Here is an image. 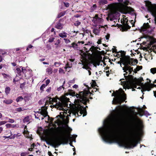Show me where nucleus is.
I'll use <instances>...</instances> for the list:
<instances>
[{
	"label": "nucleus",
	"mask_w": 156,
	"mask_h": 156,
	"mask_svg": "<svg viewBox=\"0 0 156 156\" xmlns=\"http://www.w3.org/2000/svg\"><path fill=\"white\" fill-rule=\"evenodd\" d=\"M27 109L25 108L24 107L21 108V107H19L18 108H16V109L15 110L16 111L18 112H21L25 110H26Z\"/></svg>",
	"instance_id": "nucleus-22"
},
{
	"label": "nucleus",
	"mask_w": 156,
	"mask_h": 156,
	"mask_svg": "<svg viewBox=\"0 0 156 156\" xmlns=\"http://www.w3.org/2000/svg\"><path fill=\"white\" fill-rule=\"evenodd\" d=\"M91 93L89 90L80 92L79 94H76L75 92H72L70 93V95L73 96H76L73 108L71 110L73 111L72 114L75 116L81 115L83 114L84 117L87 115V111L85 107L83 105L86 104L88 101L87 97Z\"/></svg>",
	"instance_id": "nucleus-4"
},
{
	"label": "nucleus",
	"mask_w": 156,
	"mask_h": 156,
	"mask_svg": "<svg viewBox=\"0 0 156 156\" xmlns=\"http://www.w3.org/2000/svg\"><path fill=\"white\" fill-rule=\"evenodd\" d=\"M60 42V40H58L55 43V45H58Z\"/></svg>",
	"instance_id": "nucleus-52"
},
{
	"label": "nucleus",
	"mask_w": 156,
	"mask_h": 156,
	"mask_svg": "<svg viewBox=\"0 0 156 156\" xmlns=\"http://www.w3.org/2000/svg\"><path fill=\"white\" fill-rule=\"evenodd\" d=\"M68 95V94H66L62 96L60 98L48 97L45 103L46 105L48 103L52 104L54 107L57 109L62 110L63 112H60V115H58L54 118H50L48 115L46 109L44 108L41 109L38 111L39 113L43 117H41V119L43 120L44 117L47 116V119L50 121V125L54 128H56L58 126L62 129L71 131L72 129L69 127L67 125L69 117L72 116H76L74 115H73V111L68 109L69 108L71 107V104L69 101V98L66 97V96ZM80 116L78 115L76 117Z\"/></svg>",
	"instance_id": "nucleus-2"
},
{
	"label": "nucleus",
	"mask_w": 156,
	"mask_h": 156,
	"mask_svg": "<svg viewBox=\"0 0 156 156\" xmlns=\"http://www.w3.org/2000/svg\"><path fill=\"white\" fill-rule=\"evenodd\" d=\"M107 25H99L98 26V27L99 29L98 28H95L93 30V33L96 35H98L99 33V32L100 31L99 28H103L104 30H105L107 28Z\"/></svg>",
	"instance_id": "nucleus-11"
},
{
	"label": "nucleus",
	"mask_w": 156,
	"mask_h": 156,
	"mask_svg": "<svg viewBox=\"0 0 156 156\" xmlns=\"http://www.w3.org/2000/svg\"><path fill=\"white\" fill-rule=\"evenodd\" d=\"M12 102V100L11 99L5 100L3 101V102L6 104H9Z\"/></svg>",
	"instance_id": "nucleus-25"
},
{
	"label": "nucleus",
	"mask_w": 156,
	"mask_h": 156,
	"mask_svg": "<svg viewBox=\"0 0 156 156\" xmlns=\"http://www.w3.org/2000/svg\"><path fill=\"white\" fill-rule=\"evenodd\" d=\"M59 73H64L63 70L61 68H59Z\"/></svg>",
	"instance_id": "nucleus-46"
},
{
	"label": "nucleus",
	"mask_w": 156,
	"mask_h": 156,
	"mask_svg": "<svg viewBox=\"0 0 156 156\" xmlns=\"http://www.w3.org/2000/svg\"><path fill=\"white\" fill-rule=\"evenodd\" d=\"M62 140V137L61 136H57L52 140L51 145L54 148H56L60 145Z\"/></svg>",
	"instance_id": "nucleus-9"
},
{
	"label": "nucleus",
	"mask_w": 156,
	"mask_h": 156,
	"mask_svg": "<svg viewBox=\"0 0 156 156\" xmlns=\"http://www.w3.org/2000/svg\"><path fill=\"white\" fill-rule=\"evenodd\" d=\"M64 5L66 7H68L69 6V4L67 2H64Z\"/></svg>",
	"instance_id": "nucleus-49"
},
{
	"label": "nucleus",
	"mask_w": 156,
	"mask_h": 156,
	"mask_svg": "<svg viewBox=\"0 0 156 156\" xmlns=\"http://www.w3.org/2000/svg\"><path fill=\"white\" fill-rule=\"evenodd\" d=\"M92 21L95 24L97 25L102 23L103 20L101 18L98 17V15H96L93 18Z\"/></svg>",
	"instance_id": "nucleus-10"
},
{
	"label": "nucleus",
	"mask_w": 156,
	"mask_h": 156,
	"mask_svg": "<svg viewBox=\"0 0 156 156\" xmlns=\"http://www.w3.org/2000/svg\"><path fill=\"white\" fill-rule=\"evenodd\" d=\"M30 118L29 116H27L23 119V122L24 123H26L27 124L30 122Z\"/></svg>",
	"instance_id": "nucleus-20"
},
{
	"label": "nucleus",
	"mask_w": 156,
	"mask_h": 156,
	"mask_svg": "<svg viewBox=\"0 0 156 156\" xmlns=\"http://www.w3.org/2000/svg\"><path fill=\"white\" fill-rule=\"evenodd\" d=\"M115 97L114 98L112 101L113 104H118L120 105L121 103L126 99V94L122 89H120L118 91L113 92L112 95Z\"/></svg>",
	"instance_id": "nucleus-6"
},
{
	"label": "nucleus",
	"mask_w": 156,
	"mask_h": 156,
	"mask_svg": "<svg viewBox=\"0 0 156 156\" xmlns=\"http://www.w3.org/2000/svg\"><path fill=\"white\" fill-rule=\"evenodd\" d=\"M7 122V121H3L0 122V126L3 125L6 123Z\"/></svg>",
	"instance_id": "nucleus-40"
},
{
	"label": "nucleus",
	"mask_w": 156,
	"mask_h": 156,
	"mask_svg": "<svg viewBox=\"0 0 156 156\" xmlns=\"http://www.w3.org/2000/svg\"><path fill=\"white\" fill-rule=\"evenodd\" d=\"M55 38L54 37H50L49 40H48V42H52L54 40Z\"/></svg>",
	"instance_id": "nucleus-44"
},
{
	"label": "nucleus",
	"mask_w": 156,
	"mask_h": 156,
	"mask_svg": "<svg viewBox=\"0 0 156 156\" xmlns=\"http://www.w3.org/2000/svg\"><path fill=\"white\" fill-rule=\"evenodd\" d=\"M154 92V96L155 97H156V91H153Z\"/></svg>",
	"instance_id": "nucleus-64"
},
{
	"label": "nucleus",
	"mask_w": 156,
	"mask_h": 156,
	"mask_svg": "<svg viewBox=\"0 0 156 156\" xmlns=\"http://www.w3.org/2000/svg\"><path fill=\"white\" fill-rule=\"evenodd\" d=\"M106 75L107 76H109V71H107L106 72Z\"/></svg>",
	"instance_id": "nucleus-60"
},
{
	"label": "nucleus",
	"mask_w": 156,
	"mask_h": 156,
	"mask_svg": "<svg viewBox=\"0 0 156 156\" xmlns=\"http://www.w3.org/2000/svg\"><path fill=\"white\" fill-rule=\"evenodd\" d=\"M90 42H89V44H84V45L86 46H90L89 47H90L91 46V45H90ZM89 50H90L92 52V54H93L95 53L96 51H97V48L94 47V46H92L90 48L89 47Z\"/></svg>",
	"instance_id": "nucleus-15"
},
{
	"label": "nucleus",
	"mask_w": 156,
	"mask_h": 156,
	"mask_svg": "<svg viewBox=\"0 0 156 156\" xmlns=\"http://www.w3.org/2000/svg\"><path fill=\"white\" fill-rule=\"evenodd\" d=\"M121 120L119 126V121L114 119L113 115H110L104 120L103 126L98 128L99 134L106 142L116 143L127 148L133 147L140 139L143 126L140 124L137 130L135 126H129L125 122L123 118Z\"/></svg>",
	"instance_id": "nucleus-1"
},
{
	"label": "nucleus",
	"mask_w": 156,
	"mask_h": 156,
	"mask_svg": "<svg viewBox=\"0 0 156 156\" xmlns=\"http://www.w3.org/2000/svg\"><path fill=\"white\" fill-rule=\"evenodd\" d=\"M81 23L79 21H76L74 23V25L75 26H79L80 25Z\"/></svg>",
	"instance_id": "nucleus-42"
},
{
	"label": "nucleus",
	"mask_w": 156,
	"mask_h": 156,
	"mask_svg": "<svg viewBox=\"0 0 156 156\" xmlns=\"http://www.w3.org/2000/svg\"><path fill=\"white\" fill-rule=\"evenodd\" d=\"M109 37L110 35L108 34H107V35L105 36V37L107 40H109Z\"/></svg>",
	"instance_id": "nucleus-50"
},
{
	"label": "nucleus",
	"mask_w": 156,
	"mask_h": 156,
	"mask_svg": "<svg viewBox=\"0 0 156 156\" xmlns=\"http://www.w3.org/2000/svg\"><path fill=\"white\" fill-rule=\"evenodd\" d=\"M119 3H115L112 5L111 6L110 12L109 14V16L112 15L114 17L119 16V12L124 13L126 11L128 12L133 11V9L131 8L126 6L128 2L126 1L123 0H117Z\"/></svg>",
	"instance_id": "nucleus-5"
},
{
	"label": "nucleus",
	"mask_w": 156,
	"mask_h": 156,
	"mask_svg": "<svg viewBox=\"0 0 156 156\" xmlns=\"http://www.w3.org/2000/svg\"><path fill=\"white\" fill-rule=\"evenodd\" d=\"M65 14V12H61L59 13L57 16V17L59 18L63 16Z\"/></svg>",
	"instance_id": "nucleus-34"
},
{
	"label": "nucleus",
	"mask_w": 156,
	"mask_h": 156,
	"mask_svg": "<svg viewBox=\"0 0 156 156\" xmlns=\"http://www.w3.org/2000/svg\"><path fill=\"white\" fill-rule=\"evenodd\" d=\"M96 8V5H93L92 7H91V9H92L93 10H94Z\"/></svg>",
	"instance_id": "nucleus-51"
},
{
	"label": "nucleus",
	"mask_w": 156,
	"mask_h": 156,
	"mask_svg": "<svg viewBox=\"0 0 156 156\" xmlns=\"http://www.w3.org/2000/svg\"><path fill=\"white\" fill-rule=\"evenodd\" d=\"M84 43V42L83 41H79L78 42L76 43H73L72 44V47L76 49L77 48L79 47V44H83Z\"/></svg>",
	"instance_id": "nucleus-16"
},
{
	"label": "nucleus",
	"mask_w": 156,
	"mask_h": 156,
	"mask_svg": "<svg viewBox=\"0 0 156 156\" xmlns=\"http://www.w3.org/2000/svg\"><path fill=\"white\" fill-rule=\"evenodd\" d=\"M74 16L78 18V17H80V15H77L75 16Z\"/></svg>",
	"instance_id": "nucleus-63"
},
{
	"label": "nucleus",
	"mask_w": 156,
	"mask_h": 156,
	"mask_svg": "<svg viewBox=\"0 0 156 156\" xmlns=\"http://www.w3.org/2000/svg\"><path fill=\"white\" fill-rule=\"evenodd\" d=\"M99 3L101 5L106 4L107 3V1L106 0H100Z\"/></svg>",
	"instance_id": "nucleus-31"
},
{
	"label": "nucleus",
	"mask_w": 156,
	"mask_h": 156,
	"mask_svg": "<svg viewBox=\"0 0 156 156\" xmlns=\"http://www.w3.org/2000/svg\"><path fill=\"white\" fill-rule=\"evenodd\" d=\"M69 61L71 62H73L74 61V58H70L69 59Z\"/></svg>",
	"instance_id": "nucleus-57"
},
{
	"label": "nucleus",
	"mask_w": 156,
	"mask_h": 156,
	"mask_svg": "<svg viewBox=\"0 0 156 156\" xmlns=\"http://www.w3.org/2000/svg\"><path fill=\"white\" fill-rule=\"evenodd\" d=\"M61 64V63L59 62H55L54 63V65L57 67L59 66Z\"/></svg>",
	"instance_id": "nucleus-38"
},
{
	"label": "nucleus",
	"mask_w": 156,
	"mask_h": 156,
	"mask_svg": "<svg viewBox=\"0 0 156 156\" xmlns=\"http://www.w3.org/2000/svg\"><path fill=\"white\" fill-rule=\"evenodd\" d=\"M18 126L19 125L17 124L12 125V128L18 127Z\"/></svg>",
	"instance_id": "nucleus-47"
},
{
	"label": "nucleus",
	"mask_w": 156,
	"mask_h": 156,
	"mask_svg": "<svg viewBox=\"0 0 156 156\" xmlns=\"http://www.w3.org/2000/svg\"><path fill=\"white\" fill-rule=\"evenodd\" d=\"M23 99V98L21 96H20L18 97L16 99V101L17 102H18L19 101H21Z\"/></svg>",
	"instance_id": "nucleus-36"
},
{
	"label": "nucleus",
	"mask_w": 156,
	"mask_h": 156,
	"mask_svg": "<svg viewBox=\"0 0 156 156\" xmlns=\"http://www.w3.org/2000/svg\"><path fill=\"white\" fill-rule=\"evenodd\" d=\"M72 67V64L69 63V62L66 65V66L65 67V68L66 69L67 68H71Z\"/></svg>",
	"instance_id": "nucleus-30"
},
{
	"label": "nucleus",
	"mask_w": 156,
	"mask_h": 156,
	"mask_svg": "<svg viewBox=\"0 0 156 156\" xmlns=\"http://www.w3.org/2000/svg\"><path fill=\"white\" fill-rule=\"evenodd\" d=\"M10 90V88L9 87H7L5 89V93L6 94H7L9 93Z\"/></svg>",
	"instance_id": "nucleus-33"
},
{
	"label": "nucleus",
	"mask_w": 156,
	"mask_h": 156,
	"mask_svg": "<svg viewBox=\"0 0 156 156\" xmlns=\"http://www.w3.org/2000/svg\"><path fill=\"white\" fill-rule=\"evenodd\" d=\"M145 5L148 10L155 17L156 22V6L153 5L151 2L148 1L145 2Z\"/></svg>",
	"instance_id": "nucleus-8"
},
{
	"label": "nucleus",
	"mask_w": 156,
	"mask_h": 156,
	"mask_svg": "<svg viewBox=\"0 0 156 156\" xmlns=\"http://www.w3.org/2000/svg\"><path fill=\"white\" fill-rule=\"evenodd\" d=\"M137 110L140 114H143L145 112L142 108H138Z\"/></svg>",
	"instance_id": "nucleus-28"
},
{
	"label": "nucleus",
	"mask_w": 156,
	"mask_h": 156,
	"mask_svg": "<svg viewBox=\"0 0 156 156\" xmlns=\"http://www.w3.org/2000/svg\"><path fill=\"white\" fill-rule=\"evenodd\" d=\"M3 130V128L2 127H0V133H1Z\"/></svg>",
	"instance_id": "nucleus-58"
},
{
	"label": "nucleus",
	"mask_w": 156,
	"mask_h": 156,
	"mask_svg": "<svg viewBox=\"0 0 156 156\" xmlns=\"http://www.w3.org/2000/svg\"><path fill=\"white\" fill-rule=\"evenodd\" d=\"M55 27L58 29H61L62 28V25L60 23H58L56 25Z\"/></svg>",
	"instance_id": "nucleus-23"
},
{
	"label": "nucleus",
	"mask_w": 156,
	"mask_h": 156,
	"mask_svg": "<svg viewBox=\"0 0 156 156\" xmlns=\"http://www.w3.org/2000/svg\"><path fill=\"white\" fill-rule=\"evenodd\" d=\"M97 43L98 44H100L101 43V40H98Z\"/></svg>",
	"instance_id": "nucleus-59"
},
{
	"label": "nucleus",
	"mask_w": 156,
	"mask_h": 156,
	"mask_svg": "<svg viewBox=\"0 0 156 156\" xmlns=\"http://www.w3.org/2000/svg\"><path fill=\"white\" fill-rule=\"evenodd\" d=\"M142 66H137L136 68L135 69H134V72L135 73H136L137 72V71L140 70V69H142Z\"/></svg>",
	"instance_id": "nucleus-27"
},
{
	"label": "nucleus",
	"mask_w": 156,
	"mask_h": 156,
	"mask_svg": "<svg viewBox=\"0 0 156 156\" xmlns=\"http://www.w3.org/2000/svg\"><path fill=\"white\" fill-rule=\"evenodd\" d=\"M92 87H93V90H92V91L94 92V91L96 92V91L98 90V89L97 88L95 87V86H94V85H92Z\"/></svg>",
	"instance_id": "nucleus-39"
},
{
	"label": "nucleus",
	"mask_w": 156,
	"mask_h": 156,
	"mask_svg": "<svg viewBox=\"0 0 156 156\" xmlns=\"http://www.w3.org/2000/svg\"><path fill=\"white\" fill-rule=\"evenodd\" d=\"M59 36L62 38L66 37L67 34L65 32L61 33L59 34Z\"/></svg>",
	"instance_id": "nucleus-21"
},
{
	"label": "nucleus",
	"mask_w": 156,
	"mask_h": 156,
	"mask_svg": "<svg viewBox=\"0 0 156 156\" xmlns=\"http://www.w3.org/2000/svg\"><path fill=\"white\" fill-rule=\"evenodd\" d=\"M27 126H25L24 127V130L23 131V133L24 136L27 138L30 139L31 140L32 139V137L31 134H30L29 133V132L27 131Z\"/></svg>",
	"instance_id": "nucleus-12"
},
{
	"label": "nucleus",
	"mask_w": 156,
	"mask_h": 156,
	"mask_svg": "<svg viewBox=\"0 0 156 156\" xmlns=\"http://www.w3.org/2000/svg\"><path fill=\"white\" fill-rule=\"evenodd\" d=\"M51 90V87H49L48 89H47L46 91L47 92H49Z\"/></svg>",
	"instance_id": "nucleus-55"
},
{
	"label": "nucleus",
	"mask_w": 156,
	"mask_h": 156,
	"mask_svg": "<svg viewBox=\"0 0 156 156\" xmlns=\"http://www.w3.org/2000/svg\"><path fill=\"white\" fill-rule=\"evenodd\" d=\"M10 134H11V135L10 136H3V138H5V139H7V138H10V139H14L15 137H17L18 136H20V135H18L17 134H14L12 136V137H10V136H11L12 135V132H10Z\"/></svg>",
	"instance_id": "nucleus-19"
},
{
	"label": "nucleus",
	"mask_w": 156,
	"mask_h": 156,
	"mask_svg": "<svg viewBox=\"0 0 156 156\" xmlns=\"http://www.w3.org/2000/svg\"><path fill=\"white\" fill-rule=\"evenodd\" d=\"M26 71V69L22 66L16 68V72L19 75H21L22 73H24Z\"/></svg>",
	"instance_id": "nucleus-13"
},
{
	"label": "nucleus",
	"mask_w": 156,
	"mask_h": 156,
	"mask_svg": "<svg viewBox=\"0 0 156 156\" xmlns=\"http://www.w3.org/2000/svg\"><path fill=\"white\" fill-rule=\"evenodd\" d=\"M47 86L46 85H45V84H42L40 87V89L41 90V91H43V90L44 89L45 87Z\"/></svg>",
	"instance_id": "nucleus-37"
},
{
	"label": "nucleus",
	"mask_w": 156,
	"mask_h": 156,
	"mask_svg": "<svg viewBox=\"0 0 156 156\" xmlns=\"http://www.w3.org/2000/svg\"><path fill=\"white\" fill-rule=\"evenodd\" d=\"M5 119H6L7 120H8V122H10L11 123H13L14 122V120L13 119H10L9 118L7 117H6L5 118Z\"/></svg>",
	"instance_id": "nucleus-32"
},
{
	"label": "nucleus",
	"mask_w": 156,
	"mask_h": 156,
	"mask_svg": "<svg viewBox=\"0 0 156 156\" xmlns=\"http://www.w3.org/2000/svg\"><path fill=\"white\" fill-rule=\"evenodd\" d=\"M150 27L149 24L148 23H144L143 26V27H141V32L142 31H149V28Z\"/></svg>",
	"instance_id": "nucleus-14"
},
{
	"label": "nucleus",
	"mask_w": 156,
	"mask_h": 156,
	"mask_svg": "<svg viewBox=\"0 0 156 156\" xmlns=\"http://www.w3.org/2000/svg\"><path fill=\"white\" fill-rule=\"evenodd\" d=\"M46 72L48 74H51L52 73V71L51 68H48L46 69Z\"/></svg>",
	"instance_id": "nucleus-29"
},
{
	"label": "nucleus",
	"mask_w": 156,
	"mask_h": 156,
	"mask_svg": "<svg viewBox=\"0 0 156 156\" xmlns=\"http://www.w3.org/2000/svg\"><path fill=\"white\" fill-rule=\"evenodd\" d=\"M81 59H82L81 61L82 65L83 66L82 68L87 70L89 75H90L91 74V73L90 71V69L88 66L89 64L88 63L87 58V55L86 54L84 53L81 55Z\"/></svg>",
	"instance_id": "nucleus-7"
},
{
	"label": "nucleus",
	"mask_w": 156,
	"mask_h": 156,
	"mask_svg": "<svg viewBox=\"0 0 156 156\" xmlns=\"http://www.w3.org/2000/svg\"><path fill=\"white\" fill-rule=\"evenodd\" d=\"M121 61L122 63L124 66L123 68V69L126 73H124L125 79H121L120 84L123 86L124 89H129L132 87L140 89L141 91L144 94L143 92L146 90L149 91L151 89L154 87V85L149 83H146L144 84L142 83L143 80L142 78L139 79H136L133 80L131 78H129L126 76V74L129 73L130 74L133 70L132 68L129 66V65H134L135 64L134 61L132 58L124 57L121 59Z\"/></svg>",
	"instance_id": "nucleus-3"
},
{
	"label": "nucleus",
	"mask_w": 156,
	"mask_h": 156,
	"mask_svg": "<svg viewBox=\"0 0 156 156\" xmlns=\"http://www.w3.org/2000/svg\"><path fill=\"white\" fill-rule=\"evenodd\" d=\"M5 126L7 128H12V124H7Z\"/></svg>",
	"instance_id": "nucleus-41"
},
{
	"label": "nucleus",
	"mask_w": 156,
	"mask_h": 156,
	"mask_svg": "<svg viewBox=\"0 0 156 156\" xmlns=\"http://www.w3.org/2000/svg\"><path fill=\"white\" fill-rule=\"evenodd\" d=\"M77 136L76 135H72L71 136L69 134H68L67 135V138L70 140H71L72 141H73L75 142H76L75 139L76 138V137Z\"/></svg>",
	"instance_id": "nucleus-18"
},
{
	"label": "nucleus",
	"mask_w": 156,
	"mask_h": 156,
	"mask_svg": "<svg viewBox=\"0 0 156 156\" xmlns=\"http://www.w3.org/2000/svg\"><path fill=\"white\" fill-rule=\"evenodd\" d=\"M33 47V46L31 45H29L28 47H27V50L28 51L29 50V49L30 48H31Z\"/></svg>",
	"instance_id": "nucleus-53"
},
{
	"label": "nucleus",
	"mask_w": 156,
	"mask_h": 156,
	"mask_svg": "<svg viewBox=\"0 0 156 156\" xmlns=\"http://www.w3.org/2000/svg\"><path fill=\"white\" fill-rule=\"evenodd\" d=\"M151 72L153 74L156 73V68H154L151 69L150 70Z\"/></svg>",
	"instance_id": "nucleus-35"
},
{
	"label": "nucleus",
	"mask_w": 156,
	"mask_h": 156,
	"mask_svg": "<svg viewBox=\"0 0 156 156\" xmlns=\"http://www.w3.org/2000/svg\"><path fill=\"white\" fill-rule=\"evenodd\" d=\"M65 81H64L63 83V84L62 86H60L57 89V90L58 91H61L62 90H64V87L63 86L64 85V84H65Z\"/></svg>",
	"instance_id": "nucleus-24"
},
{
	"label": "nucleus",
	"mask_w": 156,
	"mask_h": 156,
	"mask_svg": "<svg viewBox=\"0 0 156 156\" xmlns=\"http://www.w3.org/2000/svg\"><path fill=\"white\" fill-rule=\"evenodd\" d=\"M128 108V107L126 106H125L123 107L120 106L119 108L117 110V112L118 113H122V110L124 109H127Z\"/></svg>",
	"instance_id": "nucleus-17"
},
{
	"label": "nucleus",
	"mask_w": 156,
	"mask_h": 156,
	"mask_svg": "<svg viewBox=\"0 0 156 156\" xmlns=\"http://www.w3.org/2000/svg\"><path fill=\"white\" fill-rule=\"evenodd\" d=\"M3 60V58L2 56L0 55V62H1Z\"/></svg>",
	"instance_id": "nucleus-61"
},
{
	"label": "nucleus",
	"mask_w": 156,
	"mask_h": 156,
	"mask_svg": "<svg viewBox=\"0 0 156 156\" xmlns=\"http://www.w3.org/2000/svg\"><path fill=\"white\" fill-rule=\"evenodd\" d=\"M25 85V83H21L20 85V88L22 89H23Z\"/></svg>",
	"instance_id": "nucleus-43"
},
{
	"label": "nucleus",
	"mask_w": 156,
	"mask_h": 156,
	"mask_svg": "<svg viewBox=\"0 0 156 156\" xmlns=\"http://www.w3.org/2000/svg\"><path fill=\"white\" fill-rule=\"evenodd\" d=\"M64 40L66 42V43L67 44L69 43L70 42V41L68 39H67L64 38Z\"/></svg>",
	"instance_id": "nucleus-45"
},
{
	"label": "nucleus",
	"mask_w": 156,
	"mask_h": 156,
	"mask_svg": "<svg viewBox=\"0 0 156 156\" xmlns=\"http://www.w3.org/2000/svg\"><path fill=\"white\" fill-rule=\"evenodd\" d=\"M2 75H3V78L7 80L10 78V76L9 75L6 74L5 73H2Z\"/></svg>",
	"instance_id": "nucleus-26"
},
{
	"label": "nucleus",
	"mask_w": 156,
	"mask_h": 156,
	"mask_svg": "<svg viewBox=\"0 0 156 156\" xmlns=\"http://www.w3.org/2000/svg\"><path fill=\"white\" fill-rule=\"evenodd\" d=\"M46 82V84L45 85H46V86H47L49 84V83H50V80H49V79L47 80L46 81V82Z\"/></svg>",
	"instance_id": "nucleus-48"
},
{
	"label": "nucleus",
	"mask_w": 156,
	"mask_h": 156,
	"mask_svg": "<svg viewBox=\"0 0 156 156\" xmlns=\"http://www.w3.org/2000/svg\"><path fill=\"white\" fill-rule=\"evenodd\" d=\"M73 88L76 89L78 87V85L76 84H75L73 86Z\"/></svg>",
	"instance_id": "nucleus-56"
},
{
	"label": "nucleus",
	"mask_w": 156,
	"mask_h": 156,
	"mask_svg": "<svg viewBox=\"0 0 156 156\" xmlns=\"http://www.w3.org/2000/svg\"><path fill=\"white\" fill-rule=\"evenodd\" d=\"M27 154L26 152L22 153L21 154V156H25Z\"/></svg>",
	"instance_id": "nucleus-54"
},
{
	"label": "nucleus",
	"mask_w": 156,
	"mask_h": 156,
	"mask_svg": "<svg viewBox=\"0 0 156 156\" xmlns=\"http://www.w3.org/2000/svg\"><path fill=\"white\" fill-rule=\"evenodd\" d=\"M34 147V144H32L31 146V148H32V149H33Z\"/></svg>",
	"instance_id": "nucleus-62"
}]
</instances>
